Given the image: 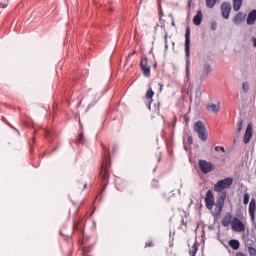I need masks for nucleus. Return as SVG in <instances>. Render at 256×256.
<instances>
[{
  "instance_id": "18",
  "label": "nucleus",
  "mask_w": 256,
  "mask_h": 256,
  "mask_svg": "<svg viewBox=\"0 0 256 256\" xmlns=\"http://www.w3.org/2000/svg\"><path fill=\"white\" fill-rule=\"evenodd\" d=\"M229 245H230L231 249H233L234 251H237V249H239V247H241V243H239V240H237V239L230 240Z\"/></svg>"
},
{
  "instance_id": "30",
  "label": "nucleus",
  "mask_w": 256,
  "mask_h": 256,
  "mask_svg": "<svg viewBox=\"0 0 256 256\" xmlns=\"http://www.w3.org/2000/svg\"><path fill=\"white\" fill-rule=\"evenodd\" d=\"M187 143H188V145H191L193 143V136H191V135L188 136Z\"/></svg>"
},
{
  "instance_id": "10",
  "label": "nucleus",
  "mask_w": 256,
  "mask_h": 256,
  "mask_svg": "<svg viewBox=\"0 0 256 256\" xmlns=\"http://www.w3.org/2000/svg\"><path fill=\"white\" fill-rule=\"evenodd\" d=\"M252 137H253V124L248 123L245 134H244V138H243V142L245 143V145H247V143L251 141Z\"/></svg>"
},
{
  "instance_id": "39",
  "label": "nucleus",
  "mask_w": 256,
  "mask_h": 256,
  "mask_svg": "<svg viewBox=\"0 0 256 256\" xmlns=\"http://www.w3.org/2000/svg\"><path fill=\"white\" fill-rule=\"evenodd\" d=\"M116 150V148L114 147V151Z\"/></svg>"
},
{
  "instance_id": "5",
  "label": "nucleus",
  "mask_w": 256,
  "mask_h": 256,
  "mask_svg": "<svg viewBox=\"0 0 256 256\" xmlns=\"http://www.w3.org/2000/svg\"><path fill=\"white\" fill-rule=\"evenodd\" d=\"M233 185V178L232 177H227L223 180L218 181L214 185V191L216 193H223L224 189H229Z\"/></svg>"
},
{
  "instance_id": "27",
  "label": "nucleus",
  "mask_w": 256,
  "mask_h": 256,
  "mask_svg": "<svg viewBox=\"0 0 256 256\" xmlns=\"http://www.w3.org/2000/svg\"><path fill=\"white\" fill-rule=\"evenodd\" d=\"M91 249H92L91 247H83L82 251H83L84 255H87V254L91 253Z\"/></svg>"
},
{
  "instance_id": "8",
  "label": "nucleus",
  "mask_w": 256,
  "mask_h": 256,
  "mask_svg": "<svg viewBox=\"0 0 256 256\" xmlns=\"http://www.w3.org/2000/svg\"><path fill=\"white\" fill-rule=\"evenodd\" d=\"M213 71V68L211 67V64L209 62H204L202 65V71L200 74L201 81H204V79H207L209 77V74H211Z\"/></svg>"
},
{
  "instance_id": "25",
  "label": "nucleus",
  "mask_w": 256,
  "mask_h": 256,
  "mask_svg": "<svg viewBox=\"0 0 256 256\" xmlns=\"http://www.w3.org/2000/svg\"><path fill=\"white\" fill-rule=\"evenodd\" d=\"M242 89H243L244 93H249V82H244L242 84Z\"/></svg>"
},
{
  "instance_id": "14",
  "label": "nucleus",
  "mask_w": 256,
  "mask_h": 256,
  "mask_svg": "<svg viewBox=\"0 0 256 256\" xmlns=\"http://www.w3.org/2000/svg\"><path fill=\"white\" fill-rule=\"evenodd\" d=\"M255 21H256V10H252L246 19V23L247 25H255Z\"/></svg>"
},
{
  "instance_id": "3",
  "label": "nucleus",
  "mask_w": 256,
  "mask_h": 256,
  "mask_svg": "<svg viewBox=\"0 0 256 256\" xmlns=\"http://www.w3.org/2000/svg\"><path fill=\"white\" fill-rule=\"evenodd\" d=\"M185 55H186V75L189 77V57H191V28L188 26L185 32Z\"/></svg>"
},
{
  "instance_id": "23",
  "label": "nucleus",
  "mask_w": 256,
  "mask_h": 256,
  "mask_svg": "<svg viewBox=\"0 0 256 256\" xmlns=\"http://www.w3.org/2000/svg\"><path fill=\"white\" fill-rule=\"evenodd\" d=\"M145 67H149L147 57L142 58L140 61V69L145 68Z\"/></svg>"
},
{
  "instance_id": "32",
  "label": "nucleus",
  "mask_w": 256,
  "mask_h": 256,
  "mask_svg": "<svg viewBox=\"0 0 256 256\" xmlns=\"http://www.w3.org/2000/svg\"><path fill=\"white\" fill-rule=\"evenodd\" d=\"M158 85H159V87H160V91H163V83L160 82Z\"/></svg>"
},
{
  "instance_id": "7",
  "label": "nucleus",
  "mask_w": 256,
  "mask_h": 256,
  "mask_svg": "<svg viewBox=\"0 0 256 256\" xmlns=\"http://www.w3.org/2000/svg\"><path fill=\"white\" fill-rule=\"evenodd\" d=\"M231 227L236 233H242V231H245V224L237 217L232 219Z\"/></svg>"
},
{
  "instance_id": "36",
  "label": "nucleus",
  "mask_w": 256,
  "mask_h": 256,
  "mask_svg": "<svg viewBox=\"0 0 256 256\" xmlns=\"http://www.w3.org/2000/svg\"><path fill=\"white\" fill-rule=\"evenodd\" d=\"M83 189H87V182L84 183Z\"/></svg>"
},
{
  "instance_id": "17",
  "label": "nucleus",
  "mask_w": 256,
  "mask_h": 256,
  "mask_svg": "<svg viewBox=\"0 0 256 256\" xmlns=\"http://www.w3.org/2000/svg\"><path fill=\"white\" fill-rule=\"evenodd\" d=\"M153 95H155V92H153L152 88H149L146 92V99H149V105L148 108L151 109V103H153Z\"/></svg>"
},
{
  "instance_id": "37",
  "label": "nucleus",
  "mask_w": 256,
  "mask_h": 256,
  "mask_svg": "<svg viewBox=\"0 0 256 256\" xmlns=\"http://www.w3.org/2000/svg\"><path fill=\"white\" fill-rule=\"evenodd\" d=\"M74 227H75V229H77V227H79V224H75Z\"/></svg>"
},
{
  "instance_id": "19",
  "label": "nucleus",
  "mask_w": 256,
  "mask_h": 256,
  "mask_svg": "<svg viewBox=\"0 0 256 256\" xmlns=\"http://www.w3.org/2000/svg\"><path fill=\"white\" fill-rule=\"evenodd\" d=\"M241 5H243V0H233L234 11H239V9H241Z\"/></svg>"
},
{
  "instance_id": "22",
  "label": "nucleus",
  "mask_w": 256,
  "mask_h": 256,
  "mask_svg": "<svg viewBox=\"0 0 256 256\" xmlns=\"http://www.w3.org/2000/svg\"><path fill=\"white\" fill-rule=\"evenodd\" d=\"M243 131V118H239L237 122V133H241Z\"/></svg>"
},
{
  "instance_id": "12",
  "label": "nucleus",
  "mask_w": 256,
  "mask_h": 256,
  "mask_svg": "<svg viewBox=\"0 0 256 256\" xmlns=\"http://www.w3.org/2000/svg\"><path fill=\"white\" fill-rule=\"evenodd\" d=\"M206 109L209 113H219L221 111V102L208 104Z\"/></svg>"
},
{
  "instance_id": "26",
  "label": "nucleus",
  "mask_w": 256,
  "mask_h": 256,
  "mask_svg": "<svg viewBox=\"0 0 256 256\" xmlns=\"http://www.w3.org/2000/svg\"><path fill=\"white\" fill-rule=\"evenodd\" d=\"M243 203L244 205H247L249 203V193L247 192L244 193Z\"/></svg>"
},
{
  "instance_id": "6",
  "label": "nucleus",
  "mask_w": 256,
  "mask_h": 256,
  "mask_svg": "<svg viewBox=\"0 0 256 256\" xmlns=\"http://www.w3.org/2000/svg\"><path fill=\"white\" fill-rule=\"evenodd\" d=\"M198 165H199L200 171H202L204 175H207L208 173H211L216 169L215 164L207 160H199Z\"/></svg>"
},
{
  "instance_id": "16",
  "label": "nucleus",
  "mask_w": 256,
  "mask_h": 256,
  "mask_svg": "<svg viewBox=\"0 0 256 256\" xmlns=\"http://www.w3.org/2000/svg\"><path fill=\"white\" fill-rule=\"evenodd\" d=\"M244 20L245 14H243V12H239L238 14H236V16L233 19L235 25H241V23H243Z\"/></svg>"
},
{
  "instance_id": "34",
  "label": "nucleus",
  "mask_w": 256,
  "mask_h": 256,
  "mask_svg": "<svg viewBox=\"0 0 256 256\" xmlns=\"http://www.w3.org/2000/svg\"><path fill=\"white\" fill-rule=\"evenodd\" d=\"M253 45L256 47V38H252Z\"/></svg>"
},
{
  "instance_id": "33",
  "label": "nucleus",
  "mask_w": 256,
  "mask_h": 256,
  "mask_svg": "<svg viewBox=\"0 0 256 256\" xmlns=\"http://www.w3.org/2000/svg\"><path fill=\"white\" fill-rule=\"evenodd\" d=\"M181 223L182 225H185V227H187V223H185V219H182Z\"/></svg>"
},
{
  "instance_id": "24",
  "label": "nucleus",
  "mask_w": 256,
  "mask_h": 256,
  "mask_svg": "<svg viewBox=\"0 0 256 256\" xmlns=\"http://www.w3.org/2000/svg\"><path fill=\"white\" fill-rule=\"evenodd\" d=\"M248 253L250 256H256V249L253 246H249Z\"/></svg>"
},
{
  "instance_id": "4",
  "label": "nucleus",
  "mask_w": 256,
  "mask_h": 256,
  "mask_svg": "<svg viewBox=\"0 0 256 256\" xmlns=\"http://www.w3.org/2000/svg\"><path fill=\"white\" fill-rule=\"evenodd\" d=\"M194 131L198 134L200 141H207L209 139V133L207 132V126L203 121H197L194 124Z\"/></svg>"
},
{
  "instance_id": "9",
  "label": "nucleus",
  "mask_w": 256,
  "mask_h": 256,
  "mask_svg": "<svg viewBox=\"0 0 256 256\" xmlns=\"http://www.w3.org/2000/svg\"><path fill=\"white\" fill-rule=\"evenodd\" d=\"M222 17L224 19H229V15H231V3L223 2L220 6Z\"/></svg>"
},
{
  "instance_id": "13",
  "label": "nucleus",
  "mask_w": 256,
  "mask_h": 256,
  "mask_svg": "<svg viewBox=\"0 0 256 256\" xmlns=\"http://www.w3.org/2000/svg\"><path fill=\"white\" fill-rule=\"evenodd\" d=\"M233 222V214H231V212H227L223 219H222V226L223 227H229V225H231V223Z\"/></svg>"
},
{
  "instance_id": "38",
  "label": "nucleus",
  "mask_w": 256,
  "mask_h": 256,
  "mask_svg": "<svg viewBox=\"0 0 256 256\" xmlns=\"http://www.w3.org/2000/svg\"><path fill=\"white\" fill-rule=\"evenodd\" d=\"M33 141H35V138H33Z\"/></svg>"
},
{
  "instance_id": "2",
  "label": "nucleus",
  "mask_w": 256,
  "mask_h": 256,
  "mask_svg": "<svg viewBox=\"0 0 256 256\" xmlns=\"http://www.w3.org/2000/svg\"><path fill=\"white\" fill-rule=\"evenodd\" d=\"M103 149V159L100 166V178L102 179V187H107L109 185V177L111 173L109 172V167H111V155L109 153V148L105 144H101Z\"/></svg>"
},
{
  "instance_id": "1",
  "label": "nucleus",
  "mask_w": 256,
  "mask_h": 256,
  "mask_svg": "<svg viewBox=\"0 0 256 256\" xmlns=\"http://www.w3.org/2000/svg\"><path fill=\"white\" fill-rule=\"evenodd\" d=\"M225 199H227V192L220 193L216 198V203L213 191L208 190L206 192V197L204 199L205 205L209 211H213V207L215 206L214 219H219L221 217V213H223V207H225Z\"/></svg>"
},
{
  "instance_id": "11",
  "label": "nucleus",
  "mask_w": 256,
  "mask_h": 256,
  "mask_svg": "<svg viewBox=\"0 0 256 256\" xmlns=\"http://www.w3.org/2000/svg\"><path fill=\"white\" fill-rule=\"evenodd\" d=\"M255 213H256V202H255V198H252L249 204V215H250L251 222L254 225L256 224Z\"/></svg>"
},
{
  "instance_id": "20",
  "label": "nucleus",
  "mask_w": 256,
  "mask_h": 256,
  "mask_svg": "<svg viewBox=\"0 0 256 256\" xmlns=\"http://www.w3.org/2000/svg\"><path fill=\"white\" fill-rule=\"evenodd\" d=\"M197 251H198V244H197V242H195L193 244V246L191 247V249L189 250V255L190 256H196L197 255Z\"/></svg>"
},
{
  "instance_id": "28",
  "label": "nucleus",
  "mask_w": 256,
  "mask_h": 256,
  "mask_svg": "<svg viewBox=\"0 0 256 256\" xmlns=\"http://www.w3.org/2000/svg\"><path fill=\"white\" fill-rule=\"evenodd\" d=\"M211 29H212V31H217V22L216 21H213L211 23Z\"/></svg>"
},
{
  "instance_id": "35",
  "label": "nucleus",
  "mask_w": 256,
  "mask_h": 256,
  "mask_svg": "<svg viewBox=\"0 0 256 256\" xmlns=\"http://www.w3.org/2000/svg\"><path fill=\"white\" fill-rule=\"evenodd\" d=\"M171 25L172 27H175V20H172Z\"/></svg>"
},
{
  "instance_id": "29",
  "label": "nucleus",
  "mask_w": 256,
  "mask_h": 256,
  "mask_svg": "<svg viewBox=\"0 0 256 256\" xmlns=\"http://www.w3.org/2000/svg\"><path fill=\"white\" fill-rule=\"evenodd\" d=\"M215 151H222V153H225V147H223V146H221V147L216 146L215 147Z\"/></svg>"
},
{
  "instance_id": "31",
  "label": "nucleus",
  "mask_w": 256,
  "mask_h": 256,
  "mask_svg": "<svg viewBox=\"0 0 256 256\" xmlns=\"http://www.w3.org/2000/svg\"><path fill=\"white\" fill-rule=\"evenodd\" d=\"M145 247H153V242H146Z\"/></svg>"
},
{
  "instance_id": "21",
  "label": "nucleus",
  "mask_w": 256,
  "mask_h": 256,
  "mask_svg": "<svg viewBox=\"0 0 256 256\" xmlns=\"http://www.w3.org/2000/svg\"><path fill=\"white\" fill-rule=\"evenodd\" d=\"M143 71L144 77H151V67L146 66L144 68H141Z\"/></svg>"
},
{
  "instance_id": "15",
  "label": "nucleus",
  "mask_w": 256,
  "mask_h": 256,
  "mask_svg": "<svg viewBox=\"0 0 256 256\" xmlns=\"http://www.w3.org/2000/svg\"><path fill=\"white\" fill-rule=\"evenodd\" d=\"M202 21H203V12L199 10L193 18V23L194 25L198 26V25H201Z\"/></svg>"
}]
</instances>
